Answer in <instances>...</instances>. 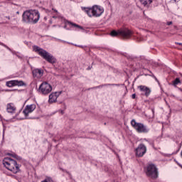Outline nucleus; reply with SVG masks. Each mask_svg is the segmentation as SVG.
Here are the masks:
<instances>
[{
  "label": "nucleus",
  "instance_id": "1",
  "mask_svg": "<svg viewBox=\"0 0 182 182\" xmlns=\"http://www.w3.org/2000/svg\"><path fill=\"white\" fill-rule=\"evenodd\" d=\"M41 16L37 10H28L23 13V19L28 23H36Z\"/></svg>",
  "mask_w": 182,
  "mask_h": 182
},
{
  "label": "nucleus",
  "instance_id": "2",
  "mask_svg": "<svg viewBox=\"0 0 182 182\" xmlns=\"http://www.w3.org/2000/svg\"><path fill=\"white\" fill-rule=\"evenodd\" d=\"M33 50L36 51L41 58H44L45 60L48 62V63H51L53 65L54 63H56V58L52 55V54L48 53V51L43 50V48H41L38 46H34L33 48Z\"/></svg>",
  "mask_w": 182,
  "mask_h": 182
},
{
  "label": "nucleus",
  "instance_id": "3",
  "mask_svg": "<svg viewBox=\"0 0 182 182\" xmlns=\"http://www.w3.org/2000/svg\"><path fill=\"white\" fill-rule=\"evenodd\" d=\"M3 164L7 170L12 171L14 174H16L18 171H19V166L16 161L11 159V158H4L3 160Z\"/></svg>",
  "mask_w": 182,
  "mask_h": 182
},
{
  "label": "nucleus",
  "instance_id": "4",
  "mask_svg": "<svg viewBox=\"0 0 182 182\" xmlns=\"http://www.w3.org/2000/svg\"><path fill=\"white\" fill-rule=\"evenodd\" d=\"M110 35L111 36H119V35H120V36H122L124 39H129V38H131L132 35H133V31L129 28H124L118 31H112Z\"/></svg>",
  "mask_w": 182,
  "mask_h": 182
},
{
  "label": "nucleus",
  "instance_id": "5",
  "mask_svg": "<svg viewBox=\"0 0 182 182\" xmlns=\"http://www.w3.org/2000/svg\"><path fill=\"white\" fill-rule=\"evenodd\" d=\"M146 176L151 177V178H157L159 177V172L157 168L154 164H149L146 170Z\"/></svg>",
  "mask_w": 182,
  "mask_h": 182
},
{
  "label": "nucleus",
  "instance_id": "6",
  "mask_svg": "<svg viewBox=\"0 0 182 182\" xmlns=\"http://www.w3.org/2000/svg\"><path fill=\"white\" fill-rule=\"evenodd\" d=\"M131 124L133 127H134V129H136L138 133H147L149 132L147 128H146V127L143 124L137 123L134 119L132 120Z\"/></svg>",
  "mask_w": 182,
  "mask_h": 182
},
{
  "label": "nucleus",
  "instance_id": "7",
  "mask_svg": "<svg viewBox=\"0 0 182 182\" xmlns=\"http://www.w3.org/2000/svg\"><path fill=\"white\" fill-rule=\"evenodd\" d=\"M39 92L42 95H49L52 92V85L49 83L44 82L39 87Z\"/></svg>",
  "mask_w": 182,
  "mask_h": 182
},
{
  "label": "nucleus",
  "instance_id": "8",
  "mask_svg": "<svg viewBox=\"0 0 182 182\" xmlns=\"http://www.w3.org/2000/svg\"><path fill=\"white\" fill-rule=\"evenodd\" d=\"M146 150L147 149L146 148V146H144V144H141L136 149V155L138 157H143V156H144V154H146Z\"/></svg>",
  "mask_w": 182,
  "mask_h": 182
},
{
  "label": "nucleus",
  "instance_id": "9",
  "mask_svg": "<svg viewBox=\"0 0 182 182\" xmlns=\"http://www.w3.org/2000/svg\"><path fill=\"white\" fill-rule=\"evenodd\" d=\"M103 12H105V10L100 8V6H95L92 7V16L99 17L100 16V15H102V14H103Z\"/></svg>",
  "mask_w": 182,
  "mask_h": 182
},
{
  "label": "nucleus",
  "instance_id": "10",
  "mask_svg": "<svg viewBox=\"0 0 182 182\" xmlns=\"http://www.w3.org/2000/svg\"><path fill=\"white\" fill-rule=\"evenodd\" d=\"M36 109V105H27L23 111L26 119H31V117H28V114H29V113H32V112H33V110Z\"/></svg>",
  "mask_w": 182,
  "mask_h": 182
},
{
  "label": "nucleus",
  "instance_id": "11",
  "mask_svg": "<svg viewBox=\"0 0 182 182\" xmlns=\"http://www.w3.org/2000/svg\"><path fill=\"white\" fill-rule=\"evenodd\" d=\"M8 87H14V86H23V81L22 80H10L6 82Z\"/></svg>",
  "mask_w": 182,
  "mask_h": 182
},
{
  "label": "nucleus",
  "instance_id": "12",
  "mask_svg": "<svg viewBox=\"0 0 182 182\" xmlns=\"http://www.w3.org/2000/svg\"><path fill=\"white\" fill-rule=\"evenodd\" d=\"M62 94V91L58 92H52L50 95H49V100L48 102L49 103H55L56 102V100H58V97Z\"/></svg>",
  "mask_w": 182,
  "mask_h": 182
},
{
  "label": "nucleus",
  "instance_id": "13",
  "mask_svg": "<svg viewBox=\"0 0 182 182\" xmlns=\"http://www.w3.org/2000/svg\"><path fill=\"white\" fill-rule=\"evenodd\" d=\"M33 77H37V79H41V77L43 76V71L42 69H34L33 70Z\"/></svg>",
  "mask_w": 182,
  "mask_h": 182
},
{
  "label": "nucleus",
  "instance_id": "14",
  "mask_svg": "<svg viewBox=\"0 0 182 182\" xmlns=\"http://www.w3.org/2000/svg\"><path fill=\"white\" fill-rule=\"evenodd\" d=\"M139 89H140L141 92H144L145 96H149L150 93H151V90L150 88L144 86V85H140L138 87Z\"/></svg>",
  "mask_w": 182,
  "mask_h": 182
},
{
  "label": "nucleus",
  "instance_id": "15",
  "mask_svg": "<svg viewBox=\"0 0 182 182\" xmlns=\"http://www.w3.org/2000/svg\"><path fill=\"white\" fill-rule=\"evenodd\" d=\"M6 110L8 113H14L16 108L15 107V105H14V103H9L7 105Z\"/></svg>",
  "mask_w": 182,
  "mask_h": 182
},
{
  "label": "nucleus",
  "instance_id": "16",
  "mask_svg": "<svg viewBox=\"0 0 182 182\" xmlns=\"http://www.w3.org/2000/svg\"><path fill=\"white\" fill-rule=\"evenodd\" d=\"M85 11L88 15V16L92 17L93 14H92V11H93V8H84Z\"/></svg>",
  "mask_w": 182,
  "mask_h": 182
},
{
  "label": "nucleus",
  "instance_id": "17",
  "mask_svg": "<svg viewBox=\"0 0 182 182\" xmlns=\"http://www.w3.org/2000/svg\"><path fill=\"white\" fill-rule=\"evenodd\" d=\"M141 4L144 5V6H149L150 4H151L152 1L151 0H140Z\"/></svg>",
  "mask_w": 182,
  "mask_h": 182
},
{
  "label": "nucleus",
  "instance_id": "18",
  "mask_svg": "<svg viewBox=\"0 0 182 182\" xmlns=\"http://www.w3.org/2000/svg\"><path fill=\"white\" fill-rule=\"evenodd\" d=\"M68 23L69 25H71L72 26H74V28H78V29H81L82 31L84 30V28H83L82 26H79V25H77V24H76V23H72L71 21H68Z\"/></svg>",
  "mask_w": 182,
  "mask_h": 182
},
{
  "label": "nucleus",
  "instance_id": "19",
  "mask_svg": "<svg viewBox=\"0 0 182 182\" xmlns=\"http://www.w3.org/2000/svg\"><path fill=\"white\" fill-rule=\"evenodd\" d=\"M178 83H181L180 78H176L175 80L173 81V86H177Z\"/></svg>",
  "mask_w": 182,
  "mask_h": 182
},
{
  "label": "nucleus",
  "instance_id": "20",
  "mask_svg": "<svg viewBox=\"0 0 182 182\" xmlns=\"http://www.w3.org/2000/svg\"><path fill=\"white\" fill-rule=\"evenodd\" d=\"M167 25L170 26V25H173V21H168L167 23Z\"/></svg>",
  "mask_w": 182,
  "mask_h": 182
},
{
  "label": "nucleus",
  "instance_id": "21",
  "mask_svg": "<svg viewBox=\"0 0 182 182\" xmlns=\"http://www.w3.org/2000/svg\"><path fill=\"white\" fill-rule=\"evenodd\" d=\"M132 99H136V94H133V95H132Z\"/></svg>",
  "mask_w": 182,
  "mask_h": 182
},
{
  "label": "nucleus",
  "instance_id": "22",
  "mask_svg": "<svg viewBox=\"0 0 182 182\" xmlns=\"http://www.w3.org/2000/svg\"><path fill=\"white\" fill-rule=\"evenodd\" d=\"M176 45H180L181 46H182V43H176Z\"/></svg>",
  "mask_w": 182,
  "mask_h": 182
},
{
  "label": "nucleus",
  "instance_id": "23",
  "mask_svg": "<svg viewBox=\"0 0 182 182\" xmlns=\"http://www.w3.org/2000/svg\"><path fill=\"white\" fill-rule=\"evenodd\" d=\"M60 113H61V114H63V113H64V112H63V110H61V111H60Z\"/></svg>",
  "mask_w": 182,
  "mask_h": 182
},
{
  "label": "nucleus",
  "instance_id": "24",
  "mask_svg": "<svg viewBox=\"0 0 182 182\" xmlns=\"http://www.w3.org/2000/svg\"><path fill=\"white\" fill-rule=\"evenodd\" d=\"M23 86H26V84L23 83Z\"/></svg>",
  "mask_w": 182,
  "mask_h": 182
},
{
  "label": "nucleus",
  "instance_id": "25",
  "mask_svg": "<svg viewBox=\"0 0 182 182\" xmlns=\"http://www.w3.org/2000/svg\"><path fill=\"white\" fill-rule=\"evenodd\" d=\"M7 18H8V19H11V18H10V17H7Z\"/></svg>",
  "mask_w": 182,
  "mask_h": 182
},
{
  "label": "nucleus",
  "instance_id": "26",
  "mask_svg": "<svg viewBox=\"0 0 182 182\" xmlns=\"http://www.w3.org/2000/svg\"><path fill=\"white\" fill-rule=\"evenodd\" d=\"M14 157H16V155H15Z\"/></svg>",
  "mask_w": 182,
  "mask_h": 182
},
{
  "label": "nucleus",
  "instance_id": "27",
  "mask_svg": "<svg viewBox=\"0 0 182 182\" xmlns=\"http://www.w3.org/2000/svg\"><path fill=\"white\" fill-rule=\"evenodd\" d=\"M140 41H143V39H141Z\"/></svg>",
  "mask_w": 182,
  "mask_h": 182
}]
</instances>
